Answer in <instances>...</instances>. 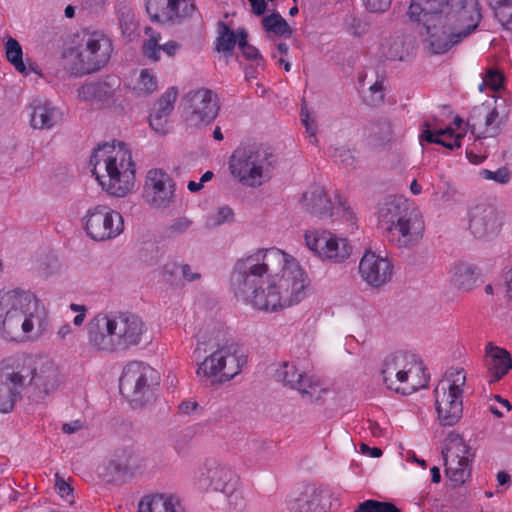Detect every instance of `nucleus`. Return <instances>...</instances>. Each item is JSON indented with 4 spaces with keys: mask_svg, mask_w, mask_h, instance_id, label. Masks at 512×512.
I'll return each instance as SVG.
<instances>
[{
    "mask_svg": "<svg viewBox=\"0 0 512 512\" xmlns=\"http://www.w3.org/2000/svg\"><path fill=\"white\" fill-rule=\"evenodd\" d=\"M89 346L96 352L118 353L137 346L146 332V325L130 312L99 313L86 325Z\"/></svg>",
    "mask_w": 512,
    "mask_h": 512,
    "instance_id": "20e7f679",
    "label": "nucleus"
},
{
    "mask_svg": "<svg viewBox=\"0 0 512 512\" xmlns=\"http://www.w3.org/2000/svg\"><path fill=\"white\" fill-rule=\"evenodd\" d=\"M266 32H288V24L280 14H272L263 19Z\"/></svg>",
    "mask_w": 512,
    "mask_h": 512,
    "instance_id": "8fccbe9b",
    "label": "nucleus"
},
{
    "mask_svg": "<svg viewBox=\"0 0 512 512\" xmlns=\"http://www.w3.org/2000/svg\"><path fill=\"white\" fill-rule=\"evenodd\" d=\"M161 51L162 49L161 45L159 44V39L155 37H150L149 39L145 40L141 47V53L143 57L154 63L160 60Z\"/></svg>",
    "mask_w": 512,
    "mask_h": 512,
    "instance_id": "de8ad7c7",
    "label": "nucleus"
},
{
    "mask_svg": "<svg viewBox=\"0 0 512 512\" xmlns=\"http://www.w3.org/2000/svg\"><path fill=\"white\" fill-rule=\"evenodd\" d=\"M406 18L420 31L473 32L482 27V7L479 0H411Z\"/></svg>",
    "mask_w": 512,
    "mask_h": 512,
    "instance_id": "f03ea898",
    "label": "nucleus"
},
{
    "mask_svg": "<svg viewBox=\"0 0 512 512\" xmlns=\"http://www.w3.org/2000/svg\"><path fill=\"white\" fill-rule=\"evenodd\" d=\"M191 225L192 221L190 219L186 217H180L173 221L169 227V231L173 234H181L186 232Z\"/></svg>",
    "mask_w": 512,
    "mask_h": 512,
    "instance_id": "13d9d810",
    "label": "nucleus"
},
{
    "mask_svg": "<svg viewBox=\"0 0 512 512\" xmlns=\"http://www.w3.org/2000/svg\"><path fill=\"white\" fill-rule=\"evenodd\" d=\"M175 268L181 272L183 279L191 282L200 278L199 273H193L188 264L175 265Z\"/></svg>",
    "mask_w": 512,
    "mask_h": 512,
    "instance_id": "052dcab7",
    "label": "nucleus"
},
{
    "mask_svg": "<svg viewBox=\"0 0 512 512\" xmlns=\"http://www.w3.org/2000/svg\"><path fill=\"white\" fill-rule=\"evenodd\" d=\"M448 453H452V459H455V462H472L475 456V452L472 448L465 443L459 434L454 432L449 433L445 440V448L442 450L444 459H448Z\"/></svg>",
    "mask_w": 512,
    "mask_h": 512,
    "instance_id": "72a5a7b5",
    "label": "nucleus"
},
{
    "mask_svg": "<svg viewBox=\"0 0 512 512\" xmlns=\"http://www.w3.org/2000/svg\"><path fill=\"white\" fill-rule=\"evenodd\" d=\"M45 311L30 291L13 289L0 293V335L6 340H34L44 329Z\"/></svg>",
    "mask_w": 512,
    "mask_h": 512,
    "instance_id": "7ed1b4c3",
    "label": "nucleus"
},
{
    "mask_svg": "<svg viewBox=\"0 0 512 512\" xmlns=\"http://www.w3.org/2000/svg\"><path fill=\"white\" fill-rule=\"evenodd\" d=\"M121 80L115 75H107L96 82L82 85L78 89V97L80 100L90 102H107L115 92L120 88Z\"/></svg>",
    "mask_w": 512,
    "mask_h": 512,
    "instance_id": "bb28decb",
    "label": "nucleus"
},
{
    "mask_svg": "<svg viewBox=\"0 0 512 512\" xmlns=\"http://www.w3.org/2000/svg\"><path fill=\"white\" fill-rule=\"evenodd\" d=\"M478 269L468 263H458L453 268L452 283L462 291H470L475 287L479 273Z\"/></svg>",
    "mask_w": 512,
    "mask_h": 512,
    "instance_id": "e433bc0d",
    "label": "nucleus"
},
{
    "mask_svg": "<svg viewBox=\"0 0 512 512\" xmlns=\"http://www.w3.org/2000/svg\"><path fill=\"white\" fill-rule=\"evenodd\" d=\"M480 175L482 178L498 184H507L511 179V171L507 167H501L495 171L482 169Z\"/></svg>",
    "mask_w": 512,
    "mask_h": 512,
    "instance_id": "09e8293b",
    "label": "nucleus"
},
{
    "mask_svg": "<svg viewBox=\"0 0 512 512\" xmlns=\"http://www.w3.org/2000/svg\"><path fill=\"white\" fill-rule=\"evenodd\" d=\"M485 80L491 90L498 91L503 85L504 75L497 69L489 68L486 72Z\"/></svg>",
    "mask_w": 512,
    "mask_h": 512,
    "instance_id": "3c124183",
    "label": "nucleus"
},
{
    "mask_svg": "<svg viewBox=\"0 0 512 512\" xmlns=\"http://www.w3.org/2000/svg\"><path fill=\"white\" fill-rule=\"evenodd\" d=\"M63 120L62 111L45 100L32 104L31 126L35 129H51Z\"/></svg>",
    "mask_w": 512,
    "mask_h": 512,
    "instance_id": "c756f323",
    "label": "nucleus"
},
{
    "mask_svg": "<svg viewBox=\"0 0 512 512\" xmlns=\"http://www.w3.org/2000/svg\"><path fill=\"white\" fill-rule=\"evenodd\" d=\"M277 165L275 150L256 142L242 143L233 151L229 161L231 174L249 187H258L269 181Z\"/></svg>",
    "mask_w": 512,
    "mask_h": 512,
    "instance_id": "0eeeda50",
    "label": "nucleus"
},
{
    "mask_svg": "<svg viewBox=\"0 0 512 512\" xmlns=\"http://www.w3.org/2000/svg\"><path fill=\"white\" fill-rule=\"evenodd\" d=\"M299 202L302 210L312 217L327 219L332 217L334 211H336L337 214L341 213L344 220L349 222L351 226L356 224V218L351 208L341 202H339L337 207H334L328 191L319 183H313L308 186L302 193Z\"/></svg>",
    "mask_w": 512,
    "mask_h": 512,
    "instance_id": "dca6fc26",
    "label": "nucleus"
},
{
    "mask_svg": "<svg viewBox=\"0 0 512 512\" xmlns=\"http://www.w3.org/2000/svg\"><path fill=\"white\" fill-rule=\"evenodd\" d=\"M82 428V422L79 420L72 421L70 423H65L62 426V431L66 434H72Z\"/></svg>",
    "mask_w": 512,
    "mask_h": 512,
    "instance_id": "69168bd1",
    "label": "nucleus"
},
{
    "mask_svg": "<svg viewBox=\"0 0 512 512\" xmlns=\"http://www.w3.org/2000/svg\"><path fill=\"white\" fill-rule=\"evenodd\" d=\"M200 408L196 401H183L179 404V413L184 415H190Z\"/></svg>",
    "mask_w": 512,
    "mask_h": 512,
    "instance_id": "e2e57ef3",
    "label": "nucleus"
},
{
    "mask_svg": "<svg viewBox=\"0 0 512 512\" xmlns=\"http://www.w3.org/2000/svg\"><path fill=\"white\" fill-rule=\"evenodd\" d=\"M246 359L233 346H223L207 356L198 366L197 375L223 383L241 372Z\"/></svg>",
    "mask_w": 512,
    "mask_h": 512,
    "instance_id": "4468645a",
    "label": "nucleus"
},
{
    "mask_svg": "<svg viewBox=\"0 0 512 512\" xmlns=\"http://www.w3.org/2000/svg\"><path fill=\"white\" fill-rule=\"evenodd\" d=\"M354 512H400L399 509L391 504L385 502H378L375 500H366L362 502Z\"/></svg>",
    "mask_w": 512,
    "mask_h": 512,
    "instance_id": "49530a36",
    "label": "nucleus"
},
{
    "mask_svg": "<svg viewBox=\"0 0 512 512\" xmlns=\"http://www.w3.org/2000/svg\"><path fill=\"white\" fill-rule=\"evenodd\" d=\"M378 219L399 248H411L422 238L423 224L402 197H387L379 206Z\"/></svg>",
    "mask_w": 512,
    "mask_h": 512,
    "instance_id": "6e6552de",
    "label": "nucleus"
},
{
    "mask_svg": "<svg viewBox=\"0 0 512 512\" xmlns=\"http://www.w3.org/2000/svg\"><path fill=\"white\" fill-rule=\"evenodd\" d=\"M322 491L314 485H308L294 500L291 510L294 512H317Z\"/></svg>",
    "mask_w": 512,
    "mask_h": 512,
    "instance_id": "4c0bfd02",
    "label": "nucleus"
},
{
    "mask_svg": "<svg viewBox=\"0 0 512 512\" xmlns=\"http://www.w3.org/2000/svg\"><path fill=\"white\" fill-rule=\"evenodd\" d=\"M151 22L161 26L181 24L198 15L194 0H144Z\"/></svg>",
    "mask_w": 512,
    "mask_h": 512,
    "instance_id": "a211bd4d",
    "label": "nucleus"
},
{
    "mask_svg": "<svg viewBox=\"0 0 512 512\" xmlns=\"http://www.w3.org/2000/svg\"><path fill=\"white\" fill-rule=\"evenodd\" d=\"M273 448V443L272 441H268V440H259V441H254L252 443V452L258 456L260 459H263L264 458V455L269 453L270 450Z\"/></svg>",
    "mask_w": 512,
    "mask_h": 512,
    "instance_id": "6e6d98bb",
    "label": "nucleus"
},
{
    "mask_svg": "<svg viewBox=\"0 0 512 512\" xmlns=\"http://www.w3.org/2000/svg\"><path fill=\"white\" fill-rule=\"evenodd\" d=\"M275 378L284 386L297 390L301 396L309 401L320 399L321 388L305 373L299 372L295 365L284 362L275 372Z\"/></svg>",
    "mask_w": 512,
    "mask_h": 512,
    "instance_id": "b1692460",
    "label": "nucleus"
},
{
    "mask_svg": "<svg viewBox=\"0 0 512 512\" xmlns=\"http://www.w3.org/2000/svg\"><path fill=\"white\" fill-rule=\"evenodd\" d=\"M252 6L253 12L257 15H261L266 10L265 0H248Z\"/></svg>",
    "mask_w": 512,
    "mask_h": 512,
    "instance_id": "338daca9",
    "label": "nucleus"
},
{
    "mask_svg": "<svg viewBox=\"0 0 512 512\" xmlns=\"http://www.w3.org/2000/svg\"><path fill=\"white\" fill-rule=\"evenodd\" d=\"M180 500L171 494L144 496L138 504V512H182Z\"/></svg>",
    "mask_w": 512,
    "mask_h": 512,
    "instance_id": "7c9ffc66",
    "label": "nucleus"
},
{
    "mask_svg": "<svg viewBox=\"0 0 512 512\" xmlns=\"http://www.w3.org/2000/svg\"><path fill=\"white\" fill-rule=\"evenodd\" d=\"M142 468V457L134 450L124 448L115 451L112 458L104 466L101 476L107 482H113L123 476H132Z\"/></svg>",
    "mask_w": 512,
    "mask_h": 512,
    "instance_id": "393cba45",
    "label": "nucleus"
},
{
    "mask_svg": "<svg viewBox=\"0 0 512 512\" xmlns=\"http://www.w3.org/2000/svg\"><path fill=\"white\" fill-rule=\"evenodd\" d=\"M158 386L157 372L149 365L137 361L129 362L119 379L120 393L135 408H141L154 401Z\"/></svg>",
    "mask_w": 512,
    "mask_h": 512,
    "instance_id": "9b49d317",
    "label": "nucleus"
},
{
    "mask_svg": "<svg viewBox=\"0 0 512 512\" xmlns=\"http://www.w3.org/2000/svg\"><path fill=\"white\" fill-rule=\"evenodd\" d=\"M231 289L258 310L278 311L305 297L304 272L294 259L277 249H258L234 265Z\"/></svg>",
    "mask_w": 512,
    "mask_h": 512,
    "instance_id": "f257e3e1",
    "label": "nucleus"
},
{
    "mask_svg": "<svg viewBox=\"0 0 512 512\" xmlns=\"http://www.w3.org/2000/svg\"><path fill=\"white\" fill-rule=\"evenodd\" d=\"M83 222L87 235L95 241L114 239L124 230L121 214L106 205L88 209Z\"/></svg>",
    "mask_w": 512,
    "mask_h": 512,
    "instance_id": "f3484780",
    "label": "nucleus"
},
{
    "mask_svg": "<svg viewBox=\"0 0 512 512\" xmlns=\"http://www.w3.org/2000/svg\"><path fill=\"white\" fill-rule=\"evenodd\" d=\"M90 166L103 190L110 195L124 197L133 188L134 162L123 142L118 147L109 143L99 145L91 155Z\"/></svg>",
    "mask_w": 512,
    "mask_h": 512,
    "instance_id": "39448f33",
    "label": "nucleus"
},
{
    "mask_svg": "<svg viewBox=\"0 0 512 512\" xmlns=\"http://www.w3.org/2000/svg\"><path fill=\"white\" fill-rule=\"evenodd\" d=\"M174 181L164 171L153 169L147 173L144 194L157 208H166L174 201Z\"/></svg>",
    "mask_w": 512,
    "mask_h": 512,
    "instance_id": "4be33fe9",
    "label": "nucleus"
},
{
    "mask_svg": "<svg viewBox=\"0 0 512 512\" xmlns=\"http://www.w3.org/2000/svg\"><path fill=\"white\" fill-rule=\"evenodd\" d=\"M7 60L15 67V69L23 74H27L26 66L22 59V48L19 42L9 37L5 43Z\"/></svg>",
    "mask_w": 512,
    "mask_h": 512,
    "instance_id": "a19ab883",
    "label": "nucleus"
},
{
    "mask_svg": "<svg viewBox=\"0 0 512 512\" xmlns=\"http://www.w3.org/2000/svg\"><path fill=\"white\" fill-rule=\"evenodd\" d=\"M157 86L156 77L148 69H143L140 73L136 86L139 93L145 95L152 94L156 91Z\"/></svg>",
    "mask_w": 512,
    "mask_h": 512,
    "instance_id": "a18cd8bd",
    "label": "nucleus"
},
{
    "mask_svg": "<svg viewBox=\"0 0 512 512\" xmlns=\"http://www.w3.org/2000/svg\"><path fill=\"white\" fill-rule=\"evenodd\" d=\"M334 157L345 166H353L355 162L352 152L345 148L336 149Z\"/></svg>",
    "mask_w": 512,
    "mask_h": 512,
    "instance_id": "bf43d9fd",
    "label": "nucleus"
},
{
    "mask_svg": "<svg viewBox=\"0 0 512 512\" xmlns=\"http://www.w3.org/2000/svg\"><path fill=\"white\" fill-rule=\"evenodd\" d=\"M371 93L370 104L378 105L384 100L383 77H377L376 81L369 87Z\"/></svg>",
    "mask_w": 512,
    "mask_h": 512,
    "instance_id": "603ef678",
    "label": "nucleus"
},
{
    "mask_svg": "<svg viewBox=\"0 0 512 512\" xmlns=\"http://www.w3.org/2000/svg\"><path fill=\"white\" fill-rule=\"evenodd\" d=\"M469 34H425L422 39L423 49L429 55L447 52Z\"/></svg>",
    "mask_w": 512,
    "mask_h": 512,
    "instance_id": "473e14b6",
    "label": "nucleus"
},
{
    "mask_svg": "<svg viewBox=\"0 0 512 512\" xmlns=\"http://www.w3.org/2000/svg\"><path fill=\"white\" fill-rule=\"evenodd\" d=\"M304 238L306 246L323 260L342 263L352 253V246L346 238L338 237L327 230H308Z\"/></svg>",
    "mask_w": 512,
    "mask_h": 512,
    "instance_id": "6ab92c4d",
    "label": "nucleus"
},
{
    "mask_svg": "<svg viewBox=\"0 0 512 512\" xmlns=\"http://www.w3.org/2000/svg\"><path fill=\"white\" fill-rule=\"evenodd\" d=\"M301 117L302 123L304 124L306 131L310 134L311 137H313L316 140V126L314 125V121L310 120L309 114L307 111L304 110V108H302L301 110Z\"/></svg>",
    "mask_w": 512,
    "mask_h": 512,
    "instance_id": "680f3d73",
    "label": "nucleus"
},
{
    "mask_svg": "<svg viewBox=\"0 0 512 512\" xmlns=\"http://www.w3.org/2000/svg\"><path fill=\"white\" fill-rule=\"evenodd\" d=\"M17 367L23 387L29 379L27 395L33 402H43L48 396L57 391L62 383L58 366L49 358L25 357L22 364Z\"/></svg>",
    "mask_w": 512,
    "mask_h": 512,
    "instance_id": "9d476101",
    "label": "nucleus"
},
{
    "mask_svg": "<svg viewBox=\"0 0 512 512\" xmlns=\"http://www.w3.org/2000/svg\"><path fill=\"white\" fill-rule=\"evenodd\" d=\"M484 361L490 377V383L499 381L512 368V358L510 353L504 348L493 345L491 342L485 347Z\"/></svg>",
    "mask_w": 512,
    "mask_h": 512,
    "instance_id": "cd10ccee",
    "label": "nucleus"
},
{
    "mask_svg": "<svg viewBox=\"0 0 512 512\" xmlns=\"http://www.w3.org/2000/svg\"><path fill=\"white\" fill-rule=\"evenodd\" d=\"M234 221V212L228 206L219 207L214 214H211L207 221L206 227L209 229L216 228L225 223Z\"/></svg>",
    "mask_w": 512,
    "mask_h": 512,
    "instance_id": "c03bdc74",
    "label": "nucleus"
},
{
    "mask_svg": "<svg viewBox=\"0 0 512 512\" xmlns=\"http://www.w3.org/2000/svg\"><path fill=\"white\" fill-rule=\"evenodd\" d=\"M464 371L450 372L446 379L441 380L434 389L437 419L442 426H453L462 417V387L465 385Z\"/></svg>",
    "mask_w": 512,
    "mask_h": 512,
    "instance_id": "ddd939ff",
    "label": "nucleus"
},
{
    "mask_svg": "<svg viewBox=\"0 0 512 512\" xmlns=\"http://www.w3.org/2000/svg\"><path fill=\"white\" fill-rule=\"evenodd\" d=\"M495 103L496 106L492 109L484 105L475 107L468 118L471 132L477 135L478 138L497 136L507 119L508 113L504 110L502 112L498 110V100H495Z\"/></svg>",
    "mask_w": 512,
    "mask_h": 512,
    "instance_id": "412c9836",
    "label": "nucleus"
},
{
    "mask_svg": "<svg viewBox=\"0 0 512 512\" xmlns=\"http://www.w3.org/2000/svg\"><path fill=\"white\" fill-rule=\"evenodd\" d=\"M495 20L505 30H512V0H485Z\"/></svg>",
    "mask_w": 512,
    "mask_h": 512,
    "instance_id": "58836bf2",
    "label": "nucleus"
},
{
    "mask_svg": "<svg viewBox=\"0 0 512 512\" xmlns=\"http://www.w3.org/2000/svg\"><path fill=\"white\" fill-rule=\"evenodd\" d=\"M238 39L237 34H219L214 42V49L228 59L233 56Z\"/></svg>",
    "mask_w": 512,
    "mask_h": 512,
    "instance_id": "79ce46f5",
    "label": "nucleus"
},
{
    "mask_svg": "<svg viewBox=\"0 0 512 512\" xmlns=\"http://www.w3.org/2000/svg\"><path fill=\"white\" fill-rule=\"evenodd\" d=\"M366 9L370 12L374 13H383L387 11L391 4L392 0H362Z\"/></svg>",
    "mask_w": 512,
    "mask_h": 512,
    "instance_id": "864d4df0",
    "label": "nucleus"
},
{
    "mask_svg": "<svg viewBox=\"0 0 512 512\" xmlns=\"http://www.w3.org/2000/svg\"><path fill=\"white\" fill-rule=\"evenodd\" d=\"M183 101L185 121L190 127L201 128L211 124L220 110L217 94L207 88L189 91Z\"/></svg>",
    "mask_w": 512,
    "mask_h": 512,
    "instance_id": "2eb2a0df",
    "label": "nucleus"
},
{
    "mask_svg": "<svg viewBox=\"0 0 512 512\" xmlns=\"http://www.w3.org/2000/svg\"><path fill=\"white\" fill-rule=\"evenodd\" d=\"M445 460V473L446 476L454 482L455 485H461L465 482V480L470 476L471 469L470 464L471 462L466 461H456L455 459H451L448 461L447 458Z\"/></svg>",
    "mask_w": 512,
    "mask_h": 512,
    "instance_id": "ea45409f",
    "label": "nucleus"
},
{
    "mask_svg": "<svg viewBox=\"0 0 512 512\" xmlns=\"http://www.w3.org/2000/svg\"><path fill=\"white\" fill-rule=\"evenodd\" d=\"M237 35L239 36L238 47L241 50L243 57L250 61H256V67L264 69V60L259 50L255 46L248 43V34Z\"/></svg>",
    "mask_w": 512,
    "mask_h": 512,
    "instance_id": "37998d69",
    "label": "nucleus"
},
{
    "mask_svg": "<svg viewBox=\"0 0 512 512\" xmlns=\"http://www.w3.org/2000/svg\"><path fill=\"white\" fill-rule=\"evenodd\" d=\"M198 482L201 487L223 494L230 509L240 512L246 507V499L239 487V477L230 466L214 460L207 461Z\"/></svg>",
    "mask_w": 512,
    "mask_h": 512,
    "instance_id": "f8f14e48",
    "label": "nucleus"
},
{
    "mask_svg": "<svg viewBox=\"0 0 512 512\" xmlns=\"http://www.w3.org/2000/svg\"><path fill=\"white\" fill-rule=\"evenodd\" d=\"M424 126L425 129L420 135L421 140L442 145L449 150H453L461 146L462 136L460 134L454 136V130L451 127L432 130V125L428 121L425 122Z\"/></svg>",
    "mask_w": 512,
    "mask_h": 512,
    "instance_id": "2f4dec72",
    "label": "nucleus"
},
{
    "mask_svg": "<svg viewBox=\"0 0 512 512\" xmlns=\"http://www.w3.org/2000/svg\"><path fill=\"white\" fill-rule=\"evenodd\" d=\"M385 56L390 60L403 61L412 49L409 34H395L389 37L385 44H382Z\"/></svg>",
    "mask_w": 512,
    "mask_h": 512,
    "instance_id": "f704fd0d",
    "label": "nucleus"
},
{
    "mask_svg": "<svg viewBox=\"0 0 512 512\" xmlns=\"http://www.w3.org/2000/svg\"><path fill=\"white\" fill-rule=\"evenodd\" d=\"M368 139L375 147H382L393 139V125L388 118L381 117L368 126Z\"/></svg>",
    "mask_w": 512,
    "mask_h": 512,
    "instance_id": "c9c22d12",
    "label": "nucleus"
},
{
    "mask_svg": "<svg viewBox=\"0 0 512 512\" xmlns=\"http://www.w3.org/2000/svg\"><path fill=\"white\" fill-rule=\"evenodd\" d=\"M62 58L74 75H86L104 67L113 51L107 34H64Z\"/></svg>",
    "mask_w": 512,
    "mask_h": 512,
    "instance_id": "423d86ee",
    "label": "nucleus"
},
{
    "mask_svg": "<svg viewBox=\"0 0 512 512\" xmlns=\"http://www.w3.org/2000/svg\"><path fill=\"white\" fill-rule=\"evenodd\" d=\"M359 273L367 285L380 288L391 280L393 265L387 258L367 250L359 262Z\"/></svg>",
    "mask_w": 512,
    "mask_h": 512,
    "instance_id": "5701e85b",
    "label": "nucleus"
},
{
    "mask_svg": "<svg viewBox=\"0 0 512 512\" xmlns=\"http://www.w3.org/2000/svg\"><path fill=\"white\" fill-rule=\"evenodd\" d=\"M365 28L366 23L362 19L356 17L355 15H348L345 17L343 21V29L347 31L364 30Z\"/></svg>",
    "mask_w": 512,
    "mask_h": 512,
    "instance_id": "4d7b16f0",
    "label": "nucleus"
},
{
    "mask_svg": "<svg viewBox=\"0 0 512 512\" xmlns=\"http://www.w3.org/2000/svg\"><path fill=\"white\" fill-rule=\"evenodd\" d=\"M468 229L480 240L496 237L502 226V219L495 207L488 204H477L468 211Z\"/></svg>",
    "mask_w": 512,
    "mask_h": 512,
    "instance_id": "aec40b11",
    "label": "nucleus"
},
{
    "mask_svg": "<svg viewBox=\"0 0 512 512\" xmlns=\"http://www.w3.org/2000/svg\"><path fill=\"white\" fill-rule=\"evenodd\" d=\"M177 96L178 90L175 87H171L158 99L156 107L149 117V124L157 133H167L168 117L174 109Z\"/></svg>",
    "mask_w": 512,
    "mask_h": 512,
    "instance_id": "c85d7f7f",
    "label": "nucleus"
},
{
    "mask_svg": "<svg viewBox=\"0 0 512 512\" xmlns=\"http://www.w3.org/2000/svg\"><path fill=\"white\" fill-rule=\"evenodd\" d=\"M360 451L363 453V454H367L373 458H378L380 456H382V450L378 447H373V448H370L367 444L365 443H361L360 444Z\"/></svg>",
    "mask_w": 512,
    "mask_h": 512,
    "instance_id": "0e129e2a",
    "label": "nucleus"
},
{
    "mask_svg": "<svg viewBox=\"0 0 512 512\" xmlns=\"http://www.w3.org/2000/svg\"><path fill=\"white\" fill-rule=\"evenodd\" d=\"M18 367L16 369L0 365V412L9 413L13 410L16 396L23 387L21 378L19 377Z\"/></svg>",
    "mask_w": 512,
    "mask_h": 512,
    "instance_id": "a878e982",
    "label": "nucleus"
},
{
    "mask_svg": "<svg viewBox=\"0 0 512 512\" xmlns=\"http://www.w3.org/2000/svg\"><path fill=\"white\" fill-rule=\"evenodd\" d=\"M423 362L415 354L398 351L388 355L382 362L380 375L388 389L409 395L428 386Z\"/></svg>",
    "mask_w": 512,
    "mask_h": 512,
    "instance_id": "1a4fd4ad",
    "label": "nucleus"
},
{
    "mask_svg": "<svg viewBox=\"0 0 512 512\" xmlns=\"http://www.w3.org/2000/svg\"><path fill=\"white\" fill-rule=\"evenodd\" d=\"M504 278L507 286V295L512 300V267L506 271Z\"/></svg>",
    "mask_w": 512,
    "mask_h": 512,
    "instance_id": "774afa93",
    "label": "nucleus"
},
{
    "mask_svg": "<svg viewBox=\"0 0 512 512\" xmlns=\"http://www.w3.org/2000/svg\"><path fill=\"white\" fill-rule=\"evenodd\" d=\"M55 488L62 498L68 499V497H72V487L58 473L55 475Z\"/></svg>",
    "mask_w": 512,
    "mask_h": 512,
    "instance_id": "5fc2aeb1",
    "label": "nucleus"
}]
</instances>
